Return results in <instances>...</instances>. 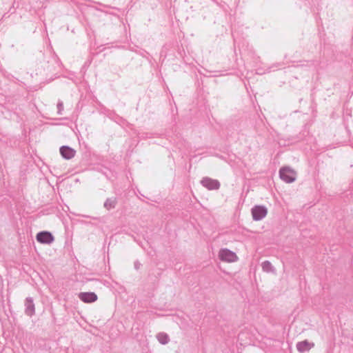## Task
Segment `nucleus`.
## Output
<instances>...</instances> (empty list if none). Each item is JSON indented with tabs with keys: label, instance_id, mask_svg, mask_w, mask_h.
Segmentation results:
<instances>
[{
	"label": "nucleus",
	"instance_id": "f257e3e1",
	"mask_svg": "<svg viewBox=\"0 0 353 353\" xmlns=\"http://www.w3.org/2000/svg\"><path fill=\"white\" fill-rule=\"evenodd\" d=\"M280 177L286 183H292L295 181L296 174L295 171L289 167H284L280 170Z\"/></svg>",
	"mask_w": 353,
	"mask_h": 353
},
{
	"label": "nucleus",
	"instance_id": "f03ea898",
	"mask_svg": "<svg viewBox=\"0 0 353 353\" xmlns=\"http://www.w3.org/2000/svg\"><path fill=\"white\" fill-rule=\"evenodd\" d=\"M219 259L226 263H234L238 260L237 255L228 249H222L219 252Z\"/></svg>",
	"mask_w": 353,
	"mask_h": 353
},
{
	"label": "nucleus",
	"instance_id": "7ed1b4c3",
	"mask_svg": "<svg viewBox=\"0 0 353 353\" xmlns=\"http://www.w3.org/2000/svg\"><path fill=\"white\" fill-rule=\"evenodd\" d=\"M37 240L41 243L50 244L54 241V236L49 232H41L37 234Z\"/></svg>",
	"mask_w": 353,
	"mask_h": 353
},
{
	"label": "nucleus",
	"instance_id": "20e7f679",
	"mask_svg": "<svg viewBox=\"0 0 353 353\" xmlns=\"http://www.w3.org/2000/svg\"><path fill=\"white\" fill-rule=\"evenodd\" d=\"M252 214L253 219L259 221L266 216L267 210L263 206H255L252 210Z\"/></svg>",
	"mask_w": 353,
	"mask_h": 353
},
{
	"label": "nucleus",
	"instance_id": "39448f33",
	"mask_svg": "<svg viewBox=\"0 0 353 353\" xmlns=\"http://www.w3.org/2000/svg\"><path fill=\"white\" fill-rule=\"evenodd\" d=\"M78 296L83 302L86 303H93L98 299L97 295L94 292H81Z\"/></svg>",
	"mask_w": 353,
	"mask_h": 353
},
{
	"label": "nucleus",
	"instance_id": "423d86ee",
	"mask_svg": "<svg viewBox=\"0 0 353 353\" xmlns=\"http://www.w3.org/2000/svg\"><path fill=\"white\" fill-rule=\"evenodd\" d=\"M201 183L204 187L210 190H217L220 187V183L217 180L210 178H204L201 181Z\"/></svg>",
	"mask_w": 353,
	"mask_h": 353
},
{
	"label": "nucleus",
	"instance_id": "0eeeda50",
	"mask_svg": "<svg viewBox=\"0 0 353 353\" xmlns=\"http://www.w3.org/2000/svg\"><path fill=\"white\" fill-rule=\"evenodd\" d=\"M60 153L66 159H70L75 155V150L68 146H62L60 148Z\"/></svg>",
	"mask_w": 353,
	"mask_h": 353
},
{
	"label": "nucleus",
	"instance_id": "6e6552de",
	"mask_svg": "<svg viewBox=\"0 0 353 353\" xmlns=\"http://www.w3.org/2000/svg\"><path fill=\"white\" fill-rule=\"evenodd\" d=\"M313 346V343H310L307 341H303L298 343L296 347L299 352H304L306 351H309Z\"/></svg>",
	"mask_w": 353,
	"mask_h": 353
},
{
	"label": "nucleus",
	"instance_id": "1a4fd4ad",
	"mask_svg": "<svg viewBox=\"0 0 353 353\" xmlns=\"http://www.w3.org/2000/svg\"><path fill=\"white\" fill-rule=\"evenodd\" d=\"M159 341L162 344H166L168 343L169 341V337L166 334L164 333H160L157 336Z\"/></svg>",
	"mask_w": 353,
	"mask_h": 353
},
{
	"label": "nucleus",
	"instance_id": "9d476101",
	"mask_svg": "<svg viewBox=\"0 0 353 353\" xmlns=\"http://www.w3.org/2000/svg\"><path fill=\"white\" fill-rule=\"evenodd\" d=\"M115 205V201H112V200H108L105 203V207L108 209V210H110L111 208H113Z\"/></svg>",
	"mask_w": 353,
	"mask_h": 353
}]
</instances>
